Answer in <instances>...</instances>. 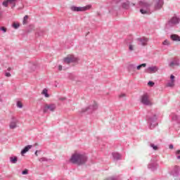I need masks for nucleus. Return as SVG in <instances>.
Here are the masks:
<instances>
[{
  "mask_svg": "<svg viewBox=\"0 0 180 180\" xmlns=\"http://www.w3.org/2000/svg\"><path fill=\"white\" fill-rule=\"evenodd\" d=\"M0 18H2V11H0Z\"/></svg>",
  "mask_w": 180,
  "mask_h": 180,
  "instance_id": "46",
  "label": "nucleus"
},
{
  "mask_svg": "<svg viewBox=\"0 0 180 180\" xmlns=\"http://www.w3.org/2000/svg\"><path fill=\"white\" fill-rule=\"evenodd\" d=\"M72 164H77V165H84L88 161V156L84 153H74L70 160Z\"/></svg>",
  "mask_w": 180,
  "mask_h": 180,
  "instance_id": "2",
  "label": "nucleus"
},
{
  "mask_svg": "<svg viewBox=\"0 0 180 180\" xmlns=\"http://www.w3.org/2000/svg\"><path fill=\"white\" fill-rule=\"evenodd\" d=\"M17 107L19 108L20 109H22L23 108V104L20 101L17 102Z\"/></svg>",
  "mask_w": 180,
  "mask_h": 180,
  "instance_id": "29",
  "label": "nucleus"
},
{
  "mask_svg": "<svg viewBox=\"0 0 180 180\" xmlns=\"http://www.w3.org/2000/svg\"><path fill=\"white\" fill-rule=\"evenodd\" d=\"M169 148H170V150H172V148H174V145L170 144V145L169 146Z\"/></svg>",
  "mask_w": 180,
  "mask_h": 180,
  "instance_id": "43",
  "label": "nucleus"
},
{
  "mask_svg": "<svg viewBox=\"0 0 180 180\" xmlns=\"http://www.w3.org/2000/svg\"><path fill=\"white\" fill-rule=\"evenodd\" d=\"M37 153H38V150H36V151H35V155H36L37 157V155H37Z\"/></svg>",
  "mask_w": 180,
  "mask_h": 180,
  "instance_id": "47",
  "label": "nucleus"
},
{
  "mask_svg": "<svg viewBox=\"0 0 180 180\" xmlns=\"http://www.w3.org/2000/svg\"><path fill=\"white\" fill-rule=\"evenodd\" d=\"M112 155L114 161H119V160H122V155L119 153H112Z\"/></svg>",
  "mask_w": 180,
  "mask_h": 180,
  "instance_id": "15",
  "label": "nucleus"
},
{
  "mask_svg": "<svg viewBox=\"0 0 180 180\" xmlns=\"http://www.w3.org/2000/svg\"><path fill=\"white\" fill-rule=\"evenodd\" d=\"M179 22H180V18L177 16H174L170 19L167 25L170 27H172V26H175V25H178Z\"/></svg>",
  "mask_w": 180,
  "mask_h": 180,
  "instance_id": "9",
  "label": "nucleus"
},
{
  "mask_svg": "<svg viewBox=\"0 0 180 180\" xmlns=\"http://www.w3.org/2000/svg\"><path fill=\"white\" fill-rule=\"evenodd\" d=\"M123 9H129L130 8V1H124L122 4Z\"/></svg>",
  "mask_w": 180,
  "mask_h": 180,
  "instance_id": "19",
  "label": "nucleus"
},
{
  "mask_svg": "<svg viewBox=\"0 0 180 180\" xmlns=\"http://www.w3.org/2000/svg\"><path fill=\"white\" fill-rule=\"evenodd\" d=\"M163 46H170L171 43L169 42V41H168L167 39L165 40L162 42Z\"/></svg>",
  "mask_w": 180,
  "mask_h": 180,
  "instance_id": "28",
  "label": "nucleus"
},
{
  "mask_svg": "<svg viewBox=\"0 0 180 180\" xmlns=\"http://www.w3.org/2000/svg\"><path fill=\"white\" fill-rule=\"evenodd\" d=\"M56 108V104H45L43 112L44 113H47V112H54Z\"/></svg>",
  "mask_w": 180,
  "mask_h": 180,
  "instance_id": "7",
  "label": "nucleus"
},
{
  "mask_svg": "<svg viewBox=\"0 0 180 180\" xmlns=\"http://www.w3.org/2000/svg\"><path fill=\"white\" fill-rule=\"evenodd\" d=\"M120 2V0H113L112 4H119Z\"/></svg>",
  "mask_w": 180,
  "mask_h": 180,
  "instance_id": "41",
  "label": "nucleus"
},
{
  "mask_svg": "<svg viewBox=\"0 0 180 180\" xmlns=\"http://www.w3.org/2000/svg\"><path fill=\"white\" fill-rule=\"evenodd\" d=\"M147 119L148 123L149 124V129H150V130H153L155 126H158V123H157V115L153 114L152 112H148Z\"/></svg>",
  "mask_w": 180,
  "mask_h": 180,
  "instance_id": "3",
  "label": "nucleus"
},
{
  "mask_svg": "<svg viewBox=\"0 0 180 180\" xmlns=\"http://www.w3.org/2000/svg\"><path fill=\"white\" fill-rule=\"evenodd\" d=\"M136 41L139 46H142L144 47V46H147V43H148V39L144 37H142L140 38H137Z\"/></svg>",
  "mask_w": 180,
  "mask_h": 180,
  "instance_id": "8",
  "label": "nucleus"
},
{
  "mask_svg": "<svg viewBox=\"0 0 180 180\" xmlns=\"http://www.w3.org/2000/svg\"><path fill=\"white\" fill-rule=\"evenodd\" d=\"M146 67H147V64L146 63H142L141 65H139L137 67H136V70H138V71H140V70H141V68H146Z\"/></svg>",
  "mask_w": 180,
  "mask_h": 180,
  "instance_id": "22",
  "label": "nucleus"
},
{
  "mask_svg": "<svg viewBox=\"0 0 180 180\" xmlns=\"http://www.w3.org/2000/svg\"><path fill=\"white\" fill-rule=\"evenodd\" d=\"M10 162H11V164H16V162H18V157L16 156L11 157Z\"/></svg>",
  "mask_w": 180,
  "mask_h": 180,
  "instance_id": "21",
  "label": "nucleus"
},
{
  "mask_svg": "<svg viewBox=\"0 0 180 180\" xmlns=\"http://www.w3.org/2000/svg\"><path fill=\"white\" fill-rule=\"evenodd\" d=\"M141 103L146 106L151 105V101H150V96L148 94H145L141 96Z\"/></svg>",
  "mask_w": 180,
  "mask_h": 180,
  "instance_id": "6",
  "label": "nucleus"
},
{
  "mask_svg": "<svg viewBox=\"0 0 180 180\" xmlns=\"http://www.w3.org/2000/svg\"><path fill=\"white\" fill-rule=\"evenodd\" d=\"M96 109H98V104L94 103L92 105L83 108L82 110V113H85V112H87V113H92V112L96 110Z\"/></svg>",
  "mask_w": 180,
  "mask_h": 180,
  "instance_id": "5",
  "label": "nucleus"
},
{
  "mask_svg": "<svg viewBox=\"0 0 180 180\" xmlns=\"http://www.w3.org/2000/svg\"><path fill=\"white\" fill-rule=\"evenodd\" d=\"M34 68H36V66H34Z\"/></svg>",
  "mask_w": 180,
  "mask_h": 180,
  "instance_id": "51",
  "label": "nucleus"
},
{
  "mask_svg": "<svg viewBox=\"0 0 180 180\" xmlns=\"http://www.w3.org/2000/svg\"><path fill=\"white\" fill-rule=\"evenodd\" d=\"M75 61H77V59L75 57H74V56H71L70 57L64 58V63H65L66 64H70V63H74Z\"/></svg>",
  "mask_w": 180,
  "mask_h": 180,
  "instance_id": "12",
  "label": "nucleus"
},
{
  "mask_svg": "<svg viewBox=\"0 0 180 180\" xmlns=\"http://www.w3.org/2000/svg\"><path fill=\"white\" fill-rule=\"evenodd\" d=\"M180 154V150H177L176 152V155H179Z\"/></svg>",
  "mask_w": 180,
  "mask_h": 180,
  "instance_id": "44",
  "label": "nucleus"
},
{
  "mask_svg": "<svg viewBox=\"0 0 180 180\" xmlns=\"http://www.w3.org/2000/svg\"><path fill=\"white\" fill-rule=\"evenodd\" d=\"M176 158H177V160H180V155H177Z\"/></svg>",
  "mask_w": 180,
  "mask_h": 180,
  "instance_id": "48",
  "label": "nucleus"
},
{
  "mask_svg": "<svg viewBox=\"0 0 180 180\" xmlns=\"http://www.w3.org/2000/svg\"><path fill=\"white\" fill-rule=\"evenodd\" d=\"M129 51H134V44H133V43L129 44Z\"/></svg>",
  "mask_w": 180,
  "mask_h": 180,
  "instance_id": "27",
  "label": "nucleus"
},
{
  "mask_svg": "<svg viewBox=\"0 0 180 180\" xmlns=\"http://www.w3.org/2000/svg\"><path fill=\"white\" fill-rule=\"evenodd\" d=\"M43 91H47V89H44Z\"/></svg>",
  "mask_w": 180,
  "mask_h": 180,
  "instance_id": "50",
  "label": "nucleus"
},
{
  "mask_svg": "<svg viewBox=\"0 0 180 180\" xmlns=\"http://www.w3.org/2000/svg\"><path fill=\"white\" fill-rule=\"evenodd\" d=\"M18 123H19V120H18L15 117H11V121L9 124V127L11 130L16 129L18 127Z\"/></svg>",
  "mask_w": 180,
  "mask_h": 180,
  "instance_id": "10",
  "label": "nucleus"
},
{
  "mask_svg": "<svg viewBox=\"0 0 180 180\" xmlns=\"http://www.w3.org/2000/svg\"><path fill=\"white\" fill-rule=\"evenodd\" d=\"M70 9L72 12H85L89 9H91V6H86L84 7H77L75 6H72L70 7Z\"/></svg>",
  "mask_w": 180,
  "mask_h": 180,
  "instance_id": "4",
  "label": "nucleus"
},
{
  "mask_svg": "<svg viewBox=\"0 0 180 180\" xmlns=\"http://www.w3.org/2000/svg\"><path fill=\"white\" fill-rule=\"evenodd\" d=\"M0 30H1L3 33H6V28L5 27H1Z\"/></svg>",
  "mask_w": 180,
  "mask_h": 180,
  "instance_id": "34",
  "label": "nucleus"
},
{
  "mask_svg": "<svg viewBox=\"0 0 180 180\" xmlns=\"http://www.w3.org/2000/svg\"><path fill=\"white\" fill-rule=\"evenodd\" d=\"M28 174H29V171L27 169H25L22 172V175H27Z\"/></svg>",
  "mask_w": 180,
  "mask_h": 180,
  "instance_id": "33",
  "label": "nucleus"
},
{
  "mask_svg": "<svg viewBox=\"0 0 180 180\" xmlns=\"http://www.w3.org/2000/svg\"><path fill=\"white\" fill-rule=\"evenodd\" d=\"M8 4H9L8 0H7V1H4V2L2 3L3 6H5V8H8Z\"/></svg>",
  "mask_w": 180,
  "mask_h": 180,
  "instance_id": "30",
  "label": "nucleus"
},
{
  "mask_svg": "<svg viewBox=\"0 0 180 180\" xmlns=\"http://www.w3.org/2000/svg\"><path fill=\"white\" fill-rule=\"evenodd\" d=\"M41 95H44L45 98H50V94H49L47 91H42Z\"/></svg>",
  "mask_w": 180,
  "mask_h": 180,
  "instance_id": "26",
  "label": "nucleus"
},
{
  "mask_svg": "<svg viewBox=\"0 0 180 180\" xmlns=\"http://www.w3.org/2000/svg\"><path fill=\"white\" fill-rule=\"evenodd\" d=\"M8 4L11 5V8H15L16 6V0H8Z\"/></svg>",
  "mask_w": 180,
  "mask_h": 180,
  "instance_id": "23",
  "label": "nucleus"
},
{
  "mask_svg": "<svg viewBox=\"0 0 180 180\" xmlns=\"http://www.w3.org/2000/svg\"><path fill=\"white\" fill-rule=\"evenodd\" d=\"M154 82H152V81H149L148 82V85L149 86H154Z\"/></svg>",
  "mask_w": 180,
  "mask_h": 180,
  "instance_id": "37",
  "label": "nucleus"
},
{
  "mask_svg": "<svg viewBox=\"0 0 180 180\" xmlns=\"http://www.w3.org/2000/svg\"><path fill=\"white\" fill-rule=\"evenodd\" d=\"M129 68L130 70H134V68H136V65L134 64L129 65Z\"/></svg>",
  "mask_w": 180,
  "mask_h": 180,
  "instance_id": "39",
  "label": "nucleus"
},
{
  "mask_svg": "<svg viewBox=\"0 0 180 180\" xmlns=\"http://www.w3.org/2000/svg\"><path fill=\"white\" fill-rule=\"evenodd\" d=\"M174 86H175V82H172V81L169 82L167 83V84H166V86H167V88H172V87Z\"/></svg>",
  "mask_w": 180,
  "mask_h": 180,
  "instance_id": "24",
  "label": "nucleus"
},
{
  "mask_svg": "<svg viewBox=\"0 0 180 180\" xmlns=\"http://www.w3.org/2000/svg\"><path fill=\"white\" fill-rule=\"evenodd\" d=\"M5 77H11V75L9 72H5Z\"/></svg>",
  "mask_w": 180,
  "mask_h": 180,
  "instance_id": "40",
  "label": "nucleus"
},
{
  "mask_svg": "<svg viewBox=\"0 0 180 180\" xmlns=\"http://www.w3.org/2000/svg\"><path fill=\"white\" fill-rule=\"evenodd\" d=\"M157 163H155V160H151V162L148 165V168H149V169H151V171H154L155 169H156L157 167Z\"/></svg>",
  "mask_w": 180,
  "mask_h": 180,
  "instance_id": "16",
  "label": "nucleus"
},
{
  "mask_svg": "<svg viewBox=\"0 0 180 180\" xmlns=\"http://www.w3.org/2000/svg\"><path fill=\"white\" fill-rule=\"evenodd\" d=\"M170 79L172 82H175V76H174L173 75H171Z\"/></svg>",
  "mask_w": 180,
  "mask_h": 180,
  "instance_id": "36",
  "label": "nucleus"
},
{
  "mask_svg": "<svg viewBox=\"0 0 180 180\" xmlns=\"http://www.w3.org/2000/svg\"><path fill=\"white\" fill-rule=\"evenodd\" d=\"M133 5V6H134V4H132Z\"/></svg>",
  "mask_w": 180,
  "mask_h": 180,
  "instance_id": "52",
  "label": "nucleus"
},
{
  "mask_svg": "<svg viewBox=\"0 0 180 180\" xmlns=\"http://www.w3.org/2000/svg\"><path fill=\"white\" fill-rule=\"evenodd\" d=\"M27 19H29V15H25L23 18L22 25H27Z\"/></svg>",
  "mask_w": 180,
  "mask_h": 180,
  "instance_id": "25",
  "label": "nucleus"
},
{
  "mask_svg": "<svg viewBox=\"0 0 180 180\" xmlns=\"http://www.w3.org/2000/svg\"><path fill=\"white\" fill-rule=\"evenodd\" d=\"M179 60L174 59L169 62V67H170L171 68H174V67L179 66Z\"/></svg>",
  "mask_w": 180,
  "mask_h": 180,
  "instance_id": "14",
  "label": "nucleus"
},
{
  "mask_svg": "<svg viewBox=\"0 0 180 180\" xmlns=\"http://www.w3.org/2000/svg\"><path fill=\"white\" fill-rule=\"evenodd\" d=\"M179 172H180L179 166H174V169L171 172V175H172V176H174V178L176 179L178 176H179Z\"/></svg>",
  "mask_w": 180,
  "mask_h": 180,
  "instance_id": "11",
  "label": "nucleus"
},
{
  "mask_svg": "<svg viewBox=\"0 0 180 180\" xmlns=\"http://www.w3.org/2000/svg\"><path fill=\"white\" fill-rule=\"evenodd\" d=\"M119 98H126V94L122 93L121 94L119 95Z\"/></svg>",
  "mask_w": 180,
  "mask_h": 180,
  "instance_id": "38",
  "label": "nucleus"
},
{
  "mask_svg": "<svg viewBox=\"0 0 180 180\" xmlns=\"http://www.w3.org/2000/svg\"><path fill=\"white\" fill-rule=\"evenodd\" d=\"M150 147H152V148H153L155 150H158V146H155L154 143H150Z\"/></svg>",
  "mask_w": 180,
  "mask_h": 180,
  "instance_id": "31",
  "label": "nucleus"
},
{
  "mask_svg": "<svg viewBox=\"0 0 180 180\" xmlns=\"http://www.w3.org/2000/svg\"><path fill=\"white\" fill-rule=\"evenodd\" d=\"M170 39L173 41H180V37L178 34H173L170 36Z\"/></svg>",
  "mask_w": 180,
  "mask_h": 180,
  "instance_id": "17",
  "label": "nucleus"
},
{
  "mask_svg": "<svg viewBox=\"0 0 180 180\" xmlns=\"http://www.w3.org/2000/svg\"><path fill=\"white\" fill-rule=\"evenodd\" d=\"M153 1L154 7L153 9H151L153 4L148 1H140L139 2V6L142 8L140 10L141 13L143 15H146V13H151V12H154V11H160V9H162V6H164V0H153Z\"/></svg>",
  "mask_w": 180,
  "mask_h": 180,
  "instance_id": "1",
  "label": "nucleus"
},
{
  "mask_svg": "<svg viewBox=\"0 0 180 180\" xmlns=\"http://www.w3.org/2000/svg\"><path fill=\"white\" fill-rule=\"evenodd\" d=\"M172 120H173V122H176V123H180V116L173 115Z\"/></svg>",
  "mask_w": 180,
  "mask_h": 180,
  "instance_id": "20",
  "label": "nucleus"
},
{
  "mask_svg": "<svg viewBox=\"0 0 180 180\" xmlns=\"http://www.w3.org/2000/svg\"><path fill=\"white\" fill-rule=\"evenodd\" d=\"M20 26V25H19V23H13V27H14V29H19Z\"/></svg>",
  "mask_w": 180,
  "mask_h": 180,
  "instance_id": "32",
  "label": "nucleus"
},
{
  "mask_svg": "<svg viewBox=\"0 0 180 180\" xmlns=\"http://www.w3.org/2000/svg\"><path fill=\"white\" fill-rule=\"evenodd\" d=\"M39 161L40 162H44V161H47V158H41L39 160Z\"/></svg>",
  "mask_w": 180,
  "mask_h": 180,
  "instance_id": "35",
  "label": "nucleus"
},
{
  "mask_svg": "<svg viewBox=\"0 0 180 180\" xmlns=\"http://www.w3.org/2000/svg\"><path fill=\"white\" fill-rule=\"evenodd\" d=\"M58 70L59 71H61L63 70V66L61 65L58 66Z\"/></svg>",
  "mask_w": 180,
  "mask_h": 180,
  "instance_id": "42",
  "label": "nucleus"
},
{
  "mask_svg": "<svg viewBox=\"0 0 180 180\" xmlns=\"http://www.w3.org/2000/svg\"><path fill=\"white\" fill-rule=\"evenodd\" d=\"M12 68H8L7 71H11Z\"/></svg>",
  "mask_w": 180,
  "mask_h": 180,
  "instance_id": "45",
  "label": "nucleus"
},
{
  "mask_svg": "<svg viewBox=\"0 0 180 180\" xmlns=\"http://www.w3.org/2000/svg\"><path fill=\"white\" fill-rule=\"evenodd\" d=\"M70 79H72V75H70Z\"/></svg>",
  "mask_w": 180,
  "mask_h": 180,
  "instance_id": "49",
  "label": "nucleus"
},
{
  "mask_svg": "<svg viewBox=\"0 0 180 180\" xmlns=\"http://www.w3.org/2000/svg\"><path fill=\"white\" fill-rule=\"evenodd\" d=\"M157 71H158V67L157 66L149 67L146 70V72H148V74H154L157 72Z\"/></svg>",
  "mask_w": 180,
  "mask_h": 180,
  "instance_id": "13",
  "label": "nucleus"
},
{
  "mask_svg": "<svg viewBox=\"0 0 180 180\" xmlns=\"http://www.w3.org/2000/svg\"><path fill=\"white\" fill-rule=\"evenodd\" d=\"M32 148V145H27L25 146L22 150H21V155H23V154H26L29 150Z\"/></svg>",
  "mask_w": 180,
  "mask_h": 180,
  "instance_id": "18",
  "label": "nucleus"
}]
</instances>
